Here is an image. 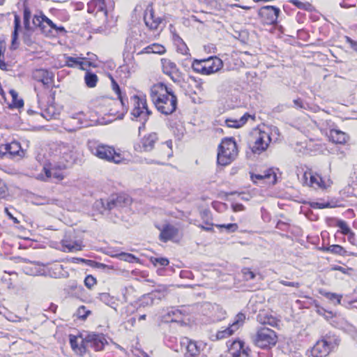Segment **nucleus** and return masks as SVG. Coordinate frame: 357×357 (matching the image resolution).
Instances as JSON below:
<instances>
[{
	"label": "nucleus",
	"instance_id": "9",
	"mask_svg": "<svg viewBox=\"0 0 357 357\" xmlns=\"http://www.w3.org/2000/svg\"><path fill=\"white\" fill-rule=\"evenodd\" d=\"M63 252H74L82 250V243L77 240L75 236V232L68 231L65 233L63 238L61 241Z\"/></svg>",
	"mask_w": 357,
	"mask_h": 357
},
{
	"label": "nucleus",
	"instance_id": "60",
	"mask_svg": "<svg viewBox=\"0 0 357 357\" xmlns=\"http://www.w3.org/2000/svg\"><path fill=\"white\" fill-rule=\"evenodd\" d=\"M233 210L236 212L244 210V206L241 204H235L232 206Z\"/></svg>",
	"mask_w": 357,
	"mask_h": 357
},
{
	"label": "nucleus",
	"instance_id": "29",
	"mask_svg": "<svg viewBox=\"0 0 357 357\" xmlns=\"http://www.w3.org/2000/svg\"><path fill=\"white\" fill-rule=\"evenodd\" d=\"M79 153L75 147L71 145L70 151L66 155L64 161L66 162V165H71L77 163L79 160Z\"/></svg>",
	"mask_w": 357,
	"mask_h": 357
},
{
	"label": "nucleus",
	"instance_id": "2",
	"mask_svg": "<svg viewBox=\"0 0 357 357\" xmlns=\"http://www.w3.org/2000/svg\"><path fill=\"white\" fill-rule=\"evenodd\" d=\"M88 147L91 153L100 159L116 164L121 163L125 160L121 154L116 152L112 146L96 142H90Z\"/></svg>",
	"mask_w": 357,
	"mask_h": 357
},
{
	"label": "nucleus",
	"instance_id": "35",
	"mask_svg": "<svg viewBox=\"0 0 357 357\" xmlns=\"http://www.w3.org/2000/svg\"><path fill=\"white\" fill-rule=\"evenodd\" d=\"M192 68L194 71L203 75H206L204 59L195 60L192 64Z\"/></svg>",
	"mask_w": 357,
	"mask_h": 357
},
{
	"label": "nucleus",
	"instance_id": "8",
	"mask_svg": "<svg viewBox=\"0 0 357 357\" xmlns=\"http://www.w3.org/2000/svg\"><path fill=\"white\" fill-rule=\"evenodd\" d=\"M301 181L304 185L312 187L314 189H326V188L330 187L333 183L331 179H328L327 182H325L319 175L313 174L311 172H305L302 176Z\"/></svg>",
	"mask_w": 357,
	"mask_h": 357
},
{
	"label": "nucleus",
	"instance_id": "21",
	"mask_svg": "<svg viewBox=\"0 0 357 357\" xmlns=\"http://www.w3.org/2000/svg\"><path fill=\"white\" fill-rule=\"evenodd\" d=\"M227 347L232 357H240L241 353L247 356L250 355V349L248 347H245L244 342L241 340L234 341Z\"/></svg>",
	"mask_w": 357,
	"mask_h": 357
},
{
	"label": "nucleus",
	"instance_id": "15",
	"mask_svg": "<svg viewBox=\"0 0 357 357\" xmlns=\"http://www.w3.org/2000/svg\"><path fill=\"white\" fill-rule=\"evenodd\" d=\"M130 198L126 195H119L111 197L107 202L105 208L112 210L121 208L130 204Z\"/></svg>",
	"mask_w": 357,
	"mask_h": 357
},
{
	"label": "nucleus",
	"instance_id": "27",
	"mask_svg": "<svg viewBox=\"0 0 357 357\" xmlns=\"http://www.w3.org/2000/svg\"><path fill=\"white\" fill-rule=\"evenodd\" d=\"M257 321L261 324H268L271 326L278 325V320L272 315H269L265 312H260L257 315Z\"/></svg>",
	"mask_w": 357,
	"mask_h": 357
},
{
	"label": "nucleus",
	"instance_id": "4",
	"mask_svg": "<svg viewBox=\"0 0 357 357\" xmlns=\"http://www.w3.org/2000/svg\"><path fill=\"white\" fill-rule=\"evenodd\" d=\"M133 104V109L131 112L135 118H139L142 121V126L139 127V131L144 128V125L151 112L148 109L146 100L143 96L135 95L131 98Z\"/></svg>",
	"mask_w": 357,
	"mask_h": 357
},
{
	"label": "nucleus",
	"instance_id": "54",
	"mask_svg": "<svg viewBox=\"0 0 357 357\" xmlns=\"http://www.w3.org/2000/svg\"><path fill=\"white\" fill-rule=\"evenodd\" d=\"M44 24L46 23L52 29H57V26L47 17L43 16Z\"/></svg>",
	"mask_w": 357,
	"mask_h": 357
},
{
	"label": "nucleus",
	"instance_id": "3",
	"mask_svg": "<svg viewBox=\"0 0 357 357\" xmlns=\"http://www.w3.org/2000/svg\"><path fill=\"white\" fill-rule=\"evenodd\" d=\"M238 154L237 146L231 139H225L218 147L217 162L220 165L225 166L230 164Z\"/></svg>",
	"mask_w": 357,
	"mask_h": 357
},
{
	"label": "nucleus",
	"instance_id": "11",
	"mask_svg": "<svg viewBox=\"0 0 357 357\" xmlns=\"http://www.w3.org/2000/svg\"><path fill=\"white\" fill-rule=\"evenodd\" d=\"M83 341L86 344V351L89 348H91L96 351H101L107 344V340L102 334L94 333L87 334L84 336Z\"/></svg>",
	"mask_w": 357,
	"mask_h": 357
},
{
	"label": "nucleus",
	"instance_id": "55",
	"mask_svg": "<svg viewBox=\"0 0 357 357\" xmlns=\"http://www.w3.org/2000/svg\"><path fill=\"white\" fill-rule=\"evenodd\" d=\"M346 41L350 45L352 49L357 52V41L353 40L348 36H346Z\"/></svg>",
	"mask_w": 357,
	"mask_h": 357
},
{
	"label": "nucleus",
	"instance_id": "64",
	"mask_svg": "<svg viewBox=\"0 0 357 357\" xmlns=\"http://www.w3.org/2000/svg\"><path fill=\"white\" fill-rule=\"evenodd\" d=\"M348 238H349V241L353 243V241L355 238V234L354 232L351 231L350 234H348Z\"/></svg>",
	"mask_w": 357,
	"mask_h": 357
},
{
	"label": "nucleus",
	"instance_id": "40",
	"mask_svg": "<svg viewBox=\"0 0 357 357\" xmlns=\"http://www.w3.org/2000/svg\"><path fill=\"white\" fill-rule=\"evenodd\" d=\"M70 149H71V144L63 143L59 145V153L61 155V158L63 160H64V158H66V155H67L69 153V152L70 151Z\"/></svg>",
	"mask_w": 357,
	"mask_h": 357
},
{
	"label": "nucleus",
	"instance_id": "1",
	"mask_svg": "<svg viewBox=\"0 0 357 357\" xmlns=\"http://www.w3.org/2000/svg\"><path fill=\"white\" fill-rule=\"evenodd\" d=\"M151 98L156 109L161 114L169 115L177 108L178 100L171 88L162 83L154 84L151 89Z\"/></svg>",
	"mask_w": 357,
	"mask_h": 357
},
{
	"label": "nucleus",
	"instance_id": "5",
	"mask_svg": "<svg viewBox=\"0 0 357 357\" xmlns=\"http://www.w3.org/2000/svg\"><path fill=\"white\" fill-rule=\"evenodd\" d=\"M254 341L257 347L268 349L275 345L278 337L272 329L261 327L257 330Z\"/></svg>",
	"mask_w": 357,
	"mask_h": 357
},
{
	"label": "nucleus",
	"instance_id": "28",
	"mask_svg": "<svg viewBox=\"0 0 357 357\" xmlns=\"http://www.w3.org/2000/svg\"><path fill=\"white\" fill-rule=\"evenodd\" d=\"M251 115L246 113L239 119H227L226 120V124L229 128H238L246 123L249 118H251Z\"/></svg>",
	"mask_w": 357,
	"mask_h": 357
},
{
	"label": "nucleus",
	"instance_id": "62",
	"mask_svg": "<svg viewBox=\"0 0 357 357\" xmlns=\"http://www.w3.org/2000/svg\"><path fill=\"white\" fill-rule=\"evenodd\" d=\"M0 68L3 70H7V64L4 62V56H0Z\"/></svg>",
	"mask_w": 357,
	"mask_h": 357
},
{
	"label": "nucleus",
	"instance_id": "36",
	"mask_svg": "<svg viewBox=\"0 0 357 357\" xmlns=\"http://www.w3.org/2000/svg\"><path fill=\"white\" fill-rule=\"evenodd\" d=\"M33 31H24L22 33V40L25 45L27 46H31L34 43V40L32 37Z\"/></svg>",
	"mask_w": 357,
	"mask_h": 357
},
{
	"label": "nucleus",
	"instance_id": "17",
	"mask_svg": "<svg viewBox=\"0 0 357 357\" xmlns=\"http://www.w3.org/2000/svg\"><path fill=\"white\" fill-rule=\"evenodd\" d=\"M33 77L43 84V85L49 87L54 82V75L52 71L46 69H36L33 73Z\"/></svg>",
	"mask_w": 357,
	"mask_h": 357
},
{
	"label": "nucleus",
	"instance_id": "24",
	"mask_svg": "<svg viewBox=\"0 0 357 357\" xmlns=\"http://www.w3.org/2000/svg\"><path fill=\"white\" fill-rule=\"evenodd\" d=\"M21 29V20L19 15L15 14L14 15V30L12 33V40L10 48L12 50H16L19 46L18 43V35L19 31Z\"/></svg>",
	"mask_w": 357,
	"mask_h": 357
},
{
	"label": "nucleus",
	"instance_id": "25",
	"mask_svg": "<svg viewBox=\"0 0 357 357\" xmlns=\"http://www.w3.org/2000/svg\"><path fill=\"white\" fill-rule=\"evenodd\" d=\"M158 139V135L155 132H151L145 135L141 141L142 148L144 151H151Z\"/></svg>",
	"mask_w": 357,
	"mask_h": 357
},
{
	"label": "nucleus",
	"instance_id": "56",
	"mask_svg": "<svg viewBox=\"0 0 357 357\" xmlns=\"http://www.w3.org/2000/svg\"><path fill=\"white\" fill-rule=\"evenodd\" d=\"M70 261L72 263H75V264H78V263H80V262L86 263L87 261H89V260H87V259H82V258H79V257H72Z\"/></svg>",
	"mask_w": 357,
	"mask_h": 357
},
{
	"label": "nucleus",
	"instance_id": "30",
	"mask_svg": "<svg viewBox=\"0 0 357 357\" xmlns=\"http://www.w3.org/2000/svg\"><path fill=\"white\" fill-rule=\"evenodd\" d=\"M98 298L102 303H105L106 305L110 306L111 307H112L114 309H116V306L117 305L116 299L113 296H111L109 295V294H108V293L99 294Z\"/></svg>",
	"mask_w": 357,
	"mask_h": 357
},
{
	"label": "nucleus",
	"instance_id": "46",
	"mask_svg": "<svg viewBox=\"0 0 357 357\" xmlns=\"http://www.w3.org/2000/svg\"><path fill=\"white\" fill-rule=\"evenodd\" d=\"M84 284L86 287H87L89 289H91L96 284V279L91 275H87L85 278Z\"/></svg>",
	"mask_w": 357,
	"mask_h": 357
},
{
	"label": "nucleus",
	"instance_id": "34",
	"mask_svg": "<svg viewBox=\"0 0 357 357\" xmlns=\"http://www.w3.org/2000/svg\"><path fill=\"white\" fill-rule=\"evenodd\" d=\"M112 86L113 91L118 95V98L119 99L121 104L123 107V112H126L128 111V107L126 105L125 100L122 96L120 87L119 84L113 79H112Z\"/></svg>",
	"mask_w": 357,
	"mask_h": 357
},
{
	"label": "nucleus",
	"instance_id": "18",
	"mask_svg": "<svg viewBox=\"0 0 357 357\" xmlns=\"http://www.w3.org/2000/svg\"><path fill=\"white\" fill-rule=\"evenodd\" d=\"M84 337L82 334L79 335H69L71 348L77 355L82 356L86 354V344L83 341Z\"/></svg>",
	"mask_w": 357,
	"mask_h": 357
},
{
	"label": "nucleus",
	"instance_id": "31",
	"mask_svg": "<svg viewBox=\"0 0 357 357\" xmlns=\"http://www.w3.org/2000/svg\"><path fill=\"white\" fill-rule=\"evenodd\" d=\"M98 80V77L95 73H91L88 70L86 72L85 76H84V82H85L86 85L89 88L95 87L97 84Z\"/></svg>",
	"mask_w": 357,
	"mask_h": 357
},
{
	"label": "nucleus",
	"instance_id": "58",
	"mask_svg": "<svg viewBox=\"0 0 357 357\" xmlns=\"http://www.w3.org/2000/svg\"><path fill=\"white\" fill-rule=\"evenodd\" d=\"M335 270L339 271L344 274H349V272L351 271V268H346L342 266H336L334 268Z\"/></svg>",
	"mask_w": 357,
	"mask_h": 357
},
{
	"label": "nucleus",
	"instance_id": "33",
	"mask_svg": "<svg viewBox=\"0 0 357 357\" xmlns=\"http://www.w3.org/2000/svg\"><path fill=\"white\" fill-rule=\"evenodd\" d=\"M273 176V180L275 181V174L273 172L271 169L267 170L266 172H264L263 174H251L250 178L251 180L256 183L257 180H263L266 178H270L271 176Z\"/></svg>",
	"mask_w": 357,
	"mask_h": 357
},
{
	"label": "nucleus",
	"instance_id": "49",
	"mask_svg": "<svg viewBox=\"0 0 357 357\" xmlns=\"http://www.w3.org/2000/svg\"><path fill=\"white\" fill-rule=\"evenodd\" d=\"M242 271H243L244 278L246 280H251L255 278V273L252 272V271H250L249 268H244V269H243Z\"/></svg>",
	"mask_w": 357,
	"mask_h": 357
},
{
	"label": "nucleus",
	"instance_id": "19",
	"mask_svg": "<svg viewBox=\"0 0 357 357\" xmlns=\"http://www.w3.org/2000/svg\"><path fill=\"white\" fill-rule=\"evenodd\" d=\"M97 8L96 15L98 17L107 16V11L105 8V0H90L87 4V11L89 13H93Z\"/></svg>",
	"mask_w": 357,
	"mask_h": 357
},
{
	"label": "nucleus",
	"instance_id": "61",
	"mask_svg": "<svg viewBox=\"0 0 357 357\" xmlns=\"http://www.w3.org/2000/svg\"><path fill=\"white\" fill-rule=\"evenodd\" d=\"M5 212L6 213V215L9 217V218L13 220L14 223H18L19 222L18 220L16 218H15L11 214V213H10V211H8V208H5Z\"/></svg>",
	"mask_w": 357,
	"mask_h": 357
},
{
	"label": "nucleus",
	"instance_id": "51",
	"mask_svg": "<svg viewBox=\"0 0 357 357\" xmlns=\"http://www.w3.org/2000/svg\"><path fill=\"white\" fill-rule=\"evenodd\" d=\"M119 257L121 259H123L127 261H132L135 257L132 254L122 252L119 255Z\"/></svg>",
	"mask_w": 357,
	"mask_h": 357
},
{
	"label": "nucleus",
	"instance_id": "42",
	"mask_svg": "<svg viewBox=\"0 0 357 357\" xmlns=\"http://www.w3.org/2000/svg\"><path fill=\"white\" fill-rule=\"evenodd\" d=\"M337 227H338L341 229V232L344 235L350 234V232L351 231L346 222L343 220H339L337 222Z\"/></svg>",
	"mask_w": 357,
	"mask_h": 357
},
{
	"label": "nucleus",
	"instance_id": "14",
	"mask_svg": "<svg viewBox=\"0 0 357 357\" xmlns=\"http://www.w3.org/2000/svg\"><path fill=\"white\" fill-rule=\"evenodd\" d=\"M144 20L149 29L155 30L161 24L162 19L160 17H156L152 5H149L144 11Z\"/></svg>",
	"mask_w": 357,
	"mask_h": 357
},
{
	"label": "nucleus",
	"instance_id": "26",
	"mask_svg": "<svg viewBox=\"0 0 357 357\" xmlns=\"http://www.w3.org/2000/svg\"><path fill=\"white\" fill-rule=\"evenodd\" d=\"M178 234V229L173 225H166L161 231L160 234V238L164 242H167L169 240L176 237Z\"/></svg>",
	"mask_w": 357,
	"mask_h": 357
},
{
	"label": "nucleus",
	"instance_id": "32",
	"mask_svg": "<svg viewBox=\"0 0 357 357\" xmlns=\"http://www.w3.org/2000/svg\"><path fill=\"white\" fill-rule=\"evenodd\" d=\"M162 64L163 72L168 75H173L174 73H176L178 70L176 65L170 60H164Z\"/></svg>",
	"mask_w": 357,
	"mask_h": 357
},
{
	"label": "nucleus",
	"instance_id": "16",
	"mask_svg": "<svg viewBox=\"0 0 357 357\" xmlns=\"http://www.w3.org/2000/svg\"><path fill=\"white\" fill-rule=\"evenodd\" d=\"M187 353L190 357H196L197 356H206L204 350L207 349L206 344L202 342H195L192 340H186Z\"/></svg>",
	"mask_w": 357,
	"mask_h": 357
},
{
	"label": "nucleus",
	"instance_id": "50",
	"mask_svg": "<svg viewBox=\"0 0 357 357\" xmlns=\"http://www.w3.org/2000/svg\"><path fill=\"white\" fill-rule=\"evenodd\" d=\"M31 17V12L30 9L25 5H24V11H23V21L24 22H30V19Z\"/></svg>",
	"mask_w": 357,
	"mask_h": 357
},
{
	"label": "nucleus",
	"instance_id": "44",
	"mask_svg": "<svg viewBox=\"0 0 357 357\" xmlns=\"http://www.w3.org/2000/svg\"><path fill=\"white\" fill-rule=\"evenodd\" d=\"M77 316L79 318H81L82 319H85L89 316V314L91 313V311L86 310V307L82 305V306H80L77 309Z\"/></svg>",
	"mask_w": 357,
	"mask_h": 357
},
{
	"label": "nucleus",
	"instance_id": "45",
	"mask_svg": "<svg viewBox=\"0 0 357 357\" xmlns=\"http://www.w3.org/2000/svg\"><path fill=\"white\" fill-rule=\"evenodd\" d=\"M151 262L153 265L156 266L158 264L162 266H166L169 264V260L167 258L160 257V258H151Z\"/></svg>",
	"mask_w": 357,
	"mask_h": 357
},
{
	"label": "nucleus",
	"instance_id": "52",
	"mask_svg": "<svg viewBox=\"0 0 357 357\" xmlns=\"http://www.w3.org/2000/svg\"><path fill=\"white\" fill-rule=\"evenodd\" d=\"M44 172L45 174V176L43 174H40V175H38V178L43 180V181H47L48 178H51L52 172H51V170L47 169L46 168H44Z\"/></svg>",
	"mask_w": 357,
	"mask_h": 357
},
{
	"label": "nucleus",
	"instance_id": "59",
	"mask_svg": "<svg viewBox=\"0 0 357 357\" xmlns=\"http://www.w3.org/2000/svg\"><path fill=\"white\" fill-rule=\"evenodd\" d=\"M329 203H326V204H322V203H313L312 204V206L314 207V206H317V208H328L329 206Z\"/></svg>",
	"mask_w": 357,
	"mask_h": 357
},
{
	"label": "nucleus",
	"instance_id": "6",
	"mask_svg": "<svg viewBox=\"0 0 357 357\" xmlns=\"http://www.w3.org/2000/svg\"><path fill=\"white\" fill-rule=\"evenodd\" d=\"M245 319V315L239 312L236 314L233 323L229 324L226 328L218 331L215 335H212V340H220L230 337L243 324Z\"/></svg>",
	"mask_w": 357,
	"mask_h": 357
},
{
	"label": "nucleus",
	"instance_id": "37",
	"mask_svg": "<svg viewBox=\"0 0 357 357\" xmlns=\"http://www.w3.org/2000/svg\"><path fill=\"white\" fill-rule=\"evenodd\" d=\"M326 250L333 254H337L339 255H344L346 252L344 249L341 245H330L326 248Z\"/></svg>",
	"mask_w": 357,
	"mask_h": 357
},
{
	"label": "nucleus",
	"instance_id": "10",
	"mask_svg": "<svg viewBox=\"0 0 357 357\" xmlns=\"http://www.w3.org/2000/svg\"><path fill=\"white\" fill-rule=\"evenodd\" d=\"M271 141L268 133L265 131L257 132L254 137L253 144L250 146L254 153L260 154L266 151Z\"/></svg>",
	"mask_w": 357,
	"mask_h": 357
},
{
	"label": "nucleus",
	"instance_id": "7",
	"mask_svg": "<svg viewBox=\"0 0 357 357\" xmlns=\"http://www.w3.org/2000/svg\"><path fill=\"white\" fill-rule=\"evenodd\" d=\"M339 344L337 339L321 340L317 342L311 350L312 357H326L331 351Z\"/></svg>",
	"mask_w": 357,
	"mask_h": 357
},
{
	"label": "nucleus",
	"instance_id": "22",
	"mask_svg": "<svg viewBox=\"0 0 357 357\" xmlns=\"http://www.w3.org/2000/svg\"><path fill=\"white\" fill-rule=\"evenodd\" d=\"M66 66L70 68H78L81 70H87L91 66V62L82 57L66 56Z\"/></svg>",
	"mask_w": 357,
	"mask_h": 357
},
{
	"label": "nucleus",
	"instance_id": "12",
	"mask_svg": "<svg viewBox=\"0 0 357 357\" xmlns=\"http://www.w3.org/2000/svg\"><path fill=\"white\" fill-rule=\"evenodd\" d=\"M280 13V8L273 6H263L258 13L261 21L266 24H275Z\"/></svg>",
	"mask_w": 357,
	"mask_h": 357
},
{
	"label": "nucleus",
	"instance_id": "63",
	"mask_svg": "<svg viewBox=\"0 0 357 357\" xmlns=\"http://www.w3.org/2000/svg\"><path fill=\"white\" fill-rule=\"evenodd\" d=\"M294 103L298 107H300V108L303 107L302 101L301 99L294 100Z\"/></svg>",
	"mask_w": 357,
	"mask_h": 357
},
{
	"label": "nucleus",
	"instance_id": "23",
	"mask_svg": "<svg viewBox=\"0 0 357 357\" xmlns=\"http://www.w3.org/2000/svg\"><path fill=\"white\" fill-rule=\"evenodd\" d=\"M328 137L333 143L340 144H345L349 139V135L346 132L337 129L331 130Z\"/></svg>",
	"mask_w": 357,
	"mask_h": 357
},
{
	"label": "nucleus",
	"instance_id": "39",
	"mask_svg": "<svg viewBox=\"0 0 357 357\" xmlns=\"http://www.w3.org/2000/svg\"><path fill=\"white\" fill-rule=\"evenodd\" d=\"M43 16L45 15L43 14H41L40 15H34L33 18V24L34 26L40 27L43 31H45Z\"/></svg>",
	"mask_w": 357,
	"mask_h": 357
},
{
	"label": "nucleus",
	"instance_id": "41",
	"mask_svg": "<svg viewBox=\"0 0 357 357\" xmlns=\"http://www.w3.org/2000/svg\"><path fill=\"white\" fill-rule=\"evenodd\" d=\"M8 195V187L4 181L0 178V199L6 198Z\"/></svg>",
	"mask_w": 357,
	"mask_h": 357
},
{
	"label": "nucleus",
	"instance_id": "20",
	"mask_svg": "<svg viewBox=\"0 0 357 357\" xmlns=\"http://www.w3.org/2000/svg\"><path fill=\"white\" fill-rule=\"evenodd\" d=\"M206 75H211L220 70L222 66V61L217 56H210L204 59Z\"/></svg>",
	"mask_w": 357,
	"mask_h": 357
},
{
	"label": "nucleus",
	"instance_id": "43",
	"mask_svg": "<svg viewBox=\"0 0 357 357\" xmlns=\"http://www.w3.org/2000/svg\"><path fill=\"white\" fill-rule=\"evenodd\" d=\"M289 2L300 9L308 10L311 7L309 3H303L299 0H289Z\"/></svg>",
	"mask_w": 357,
	"mask_h": 357
},
{
	"label": "nucleus",
	"instance_id": "47",
	"mask_svg": "<svg viewBox=\"0 0 357 357\" xmlns=\"http://www.w3.org/2000/svg\"><path fill=\"white\" fill-rule=\"evenodd\" d=\"M152 50L153 54H162L165 52V47L158 43L152 44Z\"/></svg>",
	"mask_w": 357,
	"mask_h": 357
},
{
	"label": "nucleus",
	"instance_id": "48",
	"mask_svg": "<svg viewBox=\"0 0 357 357\" xmlns=\"http://www.w3.org/2000/svg\"><path fill=\"white\" fill-rule=\"evenodd\" d=\"M324 296L331 301L336 300L338 304L340 303L342 296L335 293L326 292Z\"/></svg>",
	"mask_w": 357,
	"mask_h": 357
},
{
	"label": "nucleus",
	"instance_id": "53",
	"mask_svg": "<svg viewBox=\"0 0 357 357\" xmlns=\"http://www.w3.org/2000/svg\"><path fill=\"white\" fill-rule=\"evenodd\" d=\"M280 282L284 286L293 287L296 288H298L300 287V284L298 282H287L284 280H281Z\"/></svg>",
	"mask_w": 357,
	"mask_h": 357
},
{
	"label": "nucleus",
	"instance_id": "57",
	"mask_svg": "<svg viewBox=\"0 0 357 357\" xmlns=\"http://www.w3.org/2000/svg\"><path fill=\"white\" fill-rule=\"evenodd\" d=\"M153 53L152 50V45H150L145 48H144L141 52L138 53V54H151Z\"/></svg>",
	"mask_w": 357,
	"mask_h": 357
},
{
	"label": "nucleus",
	"instance_id": "13",
	"mask_svg": "<svg viewBox=\"0 0 357 357\" xmlns=\"http://www.w3.org/2000/svg\"><path fill=\"white\" fill-rule=\"evenodd\" d=\"M23 153L21 145L19 142L13 141L8 144L0 145V158L4 157L13 158L15 156H21Z\"/></svg>",
	"mask_w": 357,
	"mask_h": 357
},
{
	"label": "nucleus",
	"instance_id": "38",
	"mask_svg": "<svg viewBox=\"0 0 357 357\" xmlns=\"http://www.w3.org/2000/svg\"><path fill=\"white\" fill-rule=\"evenodd\" d=\"M215 227H217L218 228H220V229H222V228H224L226 229V231L228 232V233H231V232H234L236 231L238 228V226L237 224L236 223H229V224H222V225H215Z\"/></svg>",
	"mask_w": 357,
	"mask_h": 357
}]
</instances>
